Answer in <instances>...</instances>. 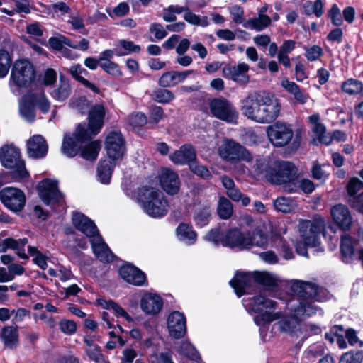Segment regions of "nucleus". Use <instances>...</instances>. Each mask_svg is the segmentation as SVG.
Returning a JSON list of instances; mask_svg holds the SVG:
<instances>
[{
	"mask_svg": "<svg viewBox=\"0 0 363 363\" xmlns=\"http://www.w3.org/2000/svg\"><path fill=\"white\" fill-rule=\"evenodd\" d=\"M330 214L333 220L340 228L344 230L350 228L352 218L347 206L342 204L335 205L330 209Z\"/></svg>",
	"mask_w": 363,
	"mask_h": 363,
	"instance_id": "obj_21",
	"label": "nucleus"
},
{
	"mask_svg": "<svg viewBox=\"0 0 363 363\" xmlns=\"http://www.w3.org/2000/svg\"><path fill=\"white\" fill-rule=\"evenodd\" d=\"M178 239L186 245H192L196 240V233L192 227L186 223H181L176 229Z\"/></svg>",
	"mask_w": 363,
	"mask_h": 363,
	"instance_id": "obj_36",
	"label": "nucleus"
},
{
	"mask_svg": "<svg viewBox=\"0 0 363 363\" xmlns=\"http://www.w3.org/2000/svg\"><path fill=\"white\" fill-rule=\"evenodd\" d=\"M233 207L231 202L225 197H220L218 203V214L222 219L227 220L231 217Z\"/></svg>",
	"mask_w": 363,
	"mask_h": 363,
	"instance_id": "obj_46",
	"label": "nucleus"
},
{
	"mask_svg": "<svg viewBox=\"0 0 363 363\" xmlns=\"http://www.w3.org/2000/svg\"><path fill=\"white\" fill-rule=\"evenodd\" d=\"M247 238L250 241L247 249L252 246L265 247L269 243L267 236L260 230H256L252 233H247Z\"/></svg>",
	"mask_w": 363,
	"mask_h": 363,
	"instance_id": "obj_43",
	"label": "nucleus"
},
{
	"mask_svg": "<svg viewBox=\"0 0 363 363\" xmlns=\"http://www.w3.org/2000/svg\"><path fill=\"white\" fill-rule=\"evenodd\" d=\"M72 220L73 225L89 239L99 233L94 222L82 213H74Z\"/></svg>",
	"mask_w": 363,
	"mask_h": 363,
	"instance_id": "obj_25",
	"label": "nucleus"
},
{
	"mask_svg": "<svg viewBox=\"0 0 363 363\" xmlns=\"http://www.w3.org/2000/svg\"><path fill=\"white\" fill-rule=\"evenodd\" d=\"M254 281V272H237L234 277L230 281V285L234 289L238 297L247 292L252 286Z\"/></svg>",
	"mask_w": 363,
	"mask_h": 363,
	"instance_id": "obj_19",
	"label": "nucleus"
},
{
	"mask_svg": "<svg viewBox=\"0 0 363 363\" xmlns=\"http://www.w3.org/2000/svg\"><path fill=\"white\" fill-rule=\"evenodd\" d=\"M48 44L51 48L59 51H62L64 49V45L77 48L69 38L62 35L50 38L48 40Z\"/></svg>",
	"mask_w": 363,
	"mask_h": 363,
	"instance_id": "obj_49",
	"label": "nucleus"
},
{
	"mask_svg": "<svg viewBox=\"0 0 363 363\" xmlns=\"http://www.w3.org/2000/svg\"><path fill=\"white\" fill-rule=\"evenodd\" d=\"M99 66L108 74L113 76H121V72L118 66L111 61H105L99 64Z\"/></svg>",
	"mask_w": 363,
	"mask_h": 363,
	"instance_id": "obj_63",
	"label": "nucleus"
},
{
	"mask_svg": "<svg viewBox=\"0 0 363 363\" xmlns=\"http://www.w3.org/2000/svg\"><path fill=\"white\" fill-rule=\"evenodd\" d=\"M276 169V161L269 157H264L257 159L255 161L253 167H252V172L255 176L264 177L269 181V174L272 171H275Z\"/></svg>",
	"mask_w": 363,
	"mask_h": 363,
	"instance_id": "obj_28",
	"label": "nucleus"
},
{
	"mask_svg": "<svg viewBox=\"0 0 363 363\" xmlns=\"http://www.w3.org/2000/svg\"><path fill=\"white\" fill-rule=\"evenodd\" d=\"M33 94L25 96L20 103L19 111L21 116L28 121H33L35 117Z\"/></svg>",
	"mask_w": 363,
	"mask_h": 363,
	"instance_id": "obj_33",
	"label": "nucleus"
},
{
	"mask_svg": "<svg viewBox=\"0 0 363 363\" xmlns=\"http://www.w3.org/2000/svg\"><path fill=\"white\" fill-rule=\"evenodd\" d=\"M126 120L128 123L134 129L147 123V118L141 112H135L130 114Z\"/></svg>",
	"mask_w": 363,
	"mask_h": 363,
	"instance_id": "obj_53",
	"label": "nucleus"
},
{
	"mask_svg": "<svg viewBox=\"0 0 363 363\" xmlns=\"http://www.w3.org/2000/svg\"><path fill=\"white\" fill-rule=\"evenodd\" d=\"M210 218V211L207 207L199 209L194 216V220L197 225L205 226L208 223Z\"/></svg>",
	"mask_w": 363,
	"mask_h": 363,
	"instance_id": "obj_56",
	"label": "nucleus"
},
{
	"mask_svg": "<svg viewBox=\"0 0 363 363\" xmlns=\"http://www.w3.org/2000/svg\"><path fill=\"white\" fill-rule=\"evenodd\" d=\"M226 194L233 201H241L242 204L245 206H247L250 202V198L243 195L235 186L226 191Z\"/></svg>",
	"mask_w": 363,
	"mask_h": 363,
	"instance_id": "obj_57",
	"label": "nucleus"
},
{
	"mask_svg": "<svg viewBox=\"0 0 363 363\" xmlns=\"http://www.w3.org/2000/svg\"><path fill=\"white\" fill-rule=\"evenodd\" d=\"M106 108L102 104L93 106L88 116V126L79 124L76 128V138L79 140H88L98 134L103 125Z\"/></svg>",
	"mask_w": 363,
	"mask_h": 363,
	"instance_id": "obj_5",
	"label": "nucleus"
},
{
	"mask_svg": "<svg viewBox=\"0 0 363 363\" xmlns=\"http://www.w3.org/2000/svg\"><path fill=\"white\" fill-rule=\"evenodd\" d=\"M211 114L218 119L234 123L238 119V113L234 106L226 99H214L209 103Z\"/></svg>",
	"mask_w": 363,
	"mask_h": 363,
	"instance_id": "obj_12",
	"label": "nucleus"
},
{
	"mask_svg": "<svg viewBox=\"0 0 363 363\" xmlns=\"http://www.w3.org/2000/svg\"><path fill=\"white\" fill-rule=\"evenodd\" d=\"M254 281L255 283L269 288L277 286L281 282V280L275 274L265 271L254 272Z\"/></svg>",
	"mask_w": 363,
	"mask_h": 363,
	"instance_id": "obj_35",
	"label": "nucleus"
},
{
	"mask_svg": "<svg viewBox=\"0 0 363 363\" xmlns=\"http://www.w3.org/2000/svg\"><path fill=\"white\" fill-rule=\"evenodd\" d=\"M291 290L298 295L286 303L289 315L284 316L281 312H274L277 303L263 295L255 296L250 303V309L256 313L255 323L260 328L268 326L272 322L278 320L280 331L292 335L301 333V321L315 315L323 314V310L315 302L328 299V291L319 288L315 284L294 279L289 282Z\"/></svg>",
	"mask_w": 363,
	"mask_h": 363,
	"instance_id": "obj_1",
	"label": "nucleus"
},
{
	"mask_svg": "<svg viewBox=\"0 0 363 363\" xmlns=\"http://www.w3.org/2000/svg\"><path fill=\"white\" fill-rule=\"evenodd\" d=\"M136 200L143 211L150 217L162 218L168 212V201L156 185L147 184L138 188Z\"/></svg>",
	"mask_w": 363,
	"mask_h": 363,
	"instance_id": "obj_2",
	"label": "nucleus"
},
{
	"mask_svg": "<svg viewBox=\"0 0 363 363\" xmlns=\"http://www.w3.org/2000/svg\"><path fill=\"white\" fill-rule=\"evenodd\" d=\"M140 51V47L133 41L120 40L116 48V55L118 56L127 55L131 53H138Z\"/></svg>",
	"mask_w": 363,
	"mask_h": 363,
	"instance_id": "obj_42",
	"label": "nucleus"
},
{
	"mask_svg": "<svg viewBox=\"0 0 363 363\" xmlns=\"http://www.w3.org/2000/svg\"><path fill=\"white\" fill-rule=\"evenodd\" d=\"M90 242L93 252L100 261L109 262L113 259V254L99 233L90 238Z\"/></svg>",
	"mask_w": 363,
	"mask_h": 363,
	"instance_id": "obj_23",
	"label": "nucleus"
},
{
	"mask_svg": "<svg viewBox=\"0 0 363 363\" xmlns=\"http://www.w3.org/2000/svg\"><path fill=\"white\" fill-rule=\"evenodd\" d=\"M84 141L85 140H79L76 138V132L72 137L66 134L63 139L62 151L67 157H73L79 152V144Z\"/></svg>",
	"mask_w": 363,
	"mask_h": 363,
	"instance_id": "obj_32",
	"label": "nucleus"
},
{
	"mask_svg": "<svg viewBox=\"0 0 363 363\" xmlns=\"http://www.w3.org/2000/svg\"><path fill=\"white\" fill-rule=\"evenodd\" d=\"M141 310L146 314L155 315L158 314L163 307V299L157 294L146 293L140 299Z\"/></svg>",
	"mask_w": 363,
	"mask_h": 363,
	"instance_id": "obj_18",
	"label": "nucleus"
},
{
	"mask_svg": "<svg viewBox=\"0 0 363 363\" xmlns=\"http://www.w3.org/2000/svg\"><path fill=\"white\" fill-rule=\"evenodd\" d=\"M342 89L343 91L349 94H361L363 95V85L359 81L356 79H348L342 84Z\"/></svg>",
	"mask_w": 363,
	"mask_h": 363,
	"instance_id": "obj_51",
	"label": "nucleus"
},
{
	"mask_svg": "<svg viewBox=\"0 0 363 363\" xmlns=\"http://www.w3.org/2000/svg\"><path fill=\"white\" fill-rule=\"evenodd\" d=\"M37 189L40 198L46 205L54 206L63 203L64 198L58 190L57 181L45 179L38 184Z\"/></svg>",
	"mask_w": 363,
	"mask_h": 363,
	"instance_id": "obj_11",
	"label": "nucleus"
},
{
	"mask_svg": "<svg viewBox=\"0 0 363 363\" xmlns=\"http://www.w3.org/2000/svg\"><path fill=\"white\" fill-rule=\"evenodd\" d=\"M11 57L10 54L4 50H0V78L5 77L10 69L11 64Z\"/></svg>",
	"mask_w": 363,
	"mask_h": 363,
	"instance_id": "obj_52",
	"label": "nucleus"
},
{
	"mask_svg": "<svg viewBox=\"0 0 363 363\" xmlns=\"http://www.w3.org/2000/svg\"><path fill=\"white\" fill-rule=\"evenodd\" d=\"M119 274L123 280L133 285L142 286L145 282V274L131 264L123 265L119 269Z\"/></svg>",
	"mask_w": 363,
	"mask_h": 363,
	"instance_id": "obj_24",
	"label": "nucleus"
},
{
	"mask_svg": "<svg viewBox=\"0 0 363 363\" xmlns=\"http://www.w3.org/2000/svg\"><path fill=\"white\" fill-rule=\"evenodd\" d=\"M71 91L69 82L60 78L59 83L51 91L50 95L55 101H64L69 98Z\"/></svg>",
	"mask_w": 363,
	"mask_h": 363,
	"instance_id": "obj_34",
	"label": "nucleus"
},
{
	"mask_svg": "<svg viewBox=\"0 0 363 363\" xmlns=\"http://www.w3.org/2000/svg\"><path fill=\"white\" fill-rule=\"evenodd\" d=\"M27 242L26 238L18 240L6 238L0 242V252H5L9 249H18L20 247H24Z\"/></svg>",
	"mask_w": 363,
	"mask_h": 363,
	"instance_id": "obj_50",
	"label": "nucleus"
},
{
	"mask_svg": "<svg viewBox=\"0 0 363 363\" xmlns=\"http://www.w3.org/2000/svg\"><path fill=\"white\" fill-rule=\"evenodd\" d=\"M267 134L269 141L275 147L287 145L294 137V130L291 125L277 121L267 128Z\"/></svg>",
	"mask_w": 363,
	"mask_h": 363,
	"instance_id": "obj_10",
	"label": "nucleus"
},
{
	"mask_svg": "<svg viewBox=\"0 0 363 363\" xmlns=\"http://www.w3.org/2000/svg\"><path fill=\"white\" fill-rule=\"evenodd\" d=\"M250 66L245 62H239L233 66H228L223 68V74L225 78L241 84H246L250 82L248 71Z\"/></svg>",
	"mask_w": 363,
	"mask_h": 363,
	"instance_id": "obj_16",
	"label": "nucleus"
},
{
	"mask_svg": "<svg viewBox=\"0 0 363 363\" xmlns=\"http://www.w3.org/2000/svg\"><path fill=\"white\" fill-rule=\"evenodd\" d=\"M97 303L103 308L113 310L116 316L123 317L129 323L133 321V318L130 317L123 308H121L120 306H118L116 303L113 302V301H106L103 298H99L97 300Z\"/></svg>",
	"mask_w": 363,
	"mask_h": 363,
	"instance_id": "obj_39",
	"label": "nucleus"
},
{
	"mask_svg": "<svg viewBox=\"0 0 363 363\" xmlns=\"http://www.w3.org/2000/svg\"><path fill=\"white\" fill-rule=\"evenodd\" d=\"M262 94L258 92L250 94L242 101V113L248 119L252 118V114L259 103V99L262 98Z\"/></svg>",
	"mask_w": 363,
	"mask_h": 363,
	"instance_id": "obj_31",
	"label": "nucleus"
},
{
	"mask_svg": "<svg viewBox=\"0 0 363 363\" xmlns=\"http://www.w3.org/2000/svg\"><path fill=\"white\" fill-rule=\"evenodd\" d=\"M189 167L194 174L203 179H209L211 177L208 169L206 167L198 164L195 160L190 164Z\"/></svg>",
	"mask_w": 363,
	"mask_h": 363,
	"instance_id": "obj_64",
	"label": "nucleus"
},
{
	"mask_svg": "<svg viewBox=\"0 0 363 363\" xmlns=\"http://www.w3.org/2000/svg\"><path fill=\"white\" fill-rule=\"evenodd\" d=\"M193 70L184 72L171 71L164 73L159 79V84L162 87H169L184 82Z\"/></svg>",
	"mask_w": 363,
	"mask_h": 363,
	"instance_id": "obj_29",
	"label": "nucleus"
},
{
	"mask_svg": "<svg viewBox=\"0 0 363 363\" xmlns=\"http://www.w3.org/2000/svg\"><path fill=\"white\" fill-rule=\"evenodd\" d=\"M357 241L350 235L345 234L341 238L340 242V252L342 260L345 263H349L352 261L354 255V246Z\"/></svg>",
	"mask_w": 363,
	"mask_h": 363,
	"instance_id": "obj_30",
	"label": "nucleus"
},
{
	"mask_svg": "<svg viewBox=\"0 0 363 363\" xmlns=\"http://www.w3.org/2000/svg\"><path fill=\"white\" fill-rule=\"evenodd\" d=\"M256 122L269 123L274 121L280 112V104L277 99L267 93H262Z\"/></svg>",
	"mask_w": 363,
	"mask_h": 363,
	"instance_id": "obj_8",
	"label": "nucleus"
},
{
	"mask_svg": "<svg viewBox=\"0 0 363 363\" xmlns=\"http://www.w3.org/2000/svg\"><path fill=\"white\" fill-rule=\"evenodd\" d=\"M105 147L108 159L115 161L121 158L125 152V142L121 133H109L106 138Z\"/></svg>",
	"mask_w": 363,
	"mask_h": 363,
	"instance_id": "obj_14",
	"label": "nucleus"
},
{
	"mask_svg": "<svg viewBox=\"0 0 363 363\" xmlns=\"http://www.w3.org/2000/svg\"><path fill=\"white\" fill-rule=\"evenodd\" d=\"M249 243L247 233H243L236 228L228 231L224 240H221L222 245L231 248L237 247L240 250L247 249Z\"/></svg>",
	"mask_w": 363,
	"mask_h": 363,
	"instance_id": "obj_22",
	"label": "nucleus"
},
{
	"mask_svg": "<svg viewBox=\"0 0 363 363\" xmlns=\"http://www.w3.org/2000/svg\"><path fill=\"white\" fill-rule=\"evenodd\" d=\"M85 352L90 360H92L96 363H106L99 346L97 345L91 348H86Z\"/></svg>",
	"mask_w": 363,
	"mask_h": 363,
	"instance_id": "obj_60",
	"label": "nucleus"
},
{
	"mask_svg": "<svg viewBox=\"0 0 363 363\" xmlns=\"http://www.w3.org/2000/svg\"><path fill=\"white\" fill-rule=\"evenodd\" d=\"M0 161L3 167L11 170V174L14 179L21 181L28 177L29 173L16 147L4 145L1 147Z\"/></svg>",
	"mask_w": 363,
	"mask_h": 363,
	"instance_id": "obj_4",
	"label": "nucleus"
},
{
	"mask_svg": "<svg viewBox=\"0 0 363 363\" xmlns=\"http://www.w3.org/2000/svg\"><path fill=\"white\" fill-rule=\"evenodd\" d=\"M274 208L283 213H289L296 208L295 201L289 197H279L274 201Z\"/></svg>",
	"mask_w": 363,
	"mask_h": 363,
	"instance_id": "obj_48",
	"label": "nucleus"
},
{
	"mask_svg": "<svg viewBox=\"0 0 363 363\" xmlns=\"http://www.w3.org/2000/svg\"><path fill=\"white\" fill-rule=\"evenodd\" d=\"M196 158L195 150L189 144L182 145L178 150L169 155V159L173 163L180 165L188 164L190 166V164L196 160Z\"/></svg>",
	"mask_w": 363,
	"mask_h": 363,
	"instance_id": "obj_26",
	"label": "nucleus"
},
{
	"mask_svg": "<svg viewBox=\"0 0 363 363\" xmlns=\"http://www.w3.org/2000/svg\"><path fill=\"white\" fill-rule=\"evenodd\" d=\"M218 155L224 160L238 162L243 160L250 162L252 157L250 152L242 145L230 139H224L218 147Z\"/></svg>",
	"mask_w": 363,
	"mask_h": 363,
	"instance_id": "obj_6",
	"label": "nucleus"
},
{
	"mask_svg": "<svg viewBox=\"0 0 363 363\" xmlns=\"http://www.w3.org/2000/svg\"><path fill=\"white\" fill-rule=\"evenodd\" d=\"M153 99L158 103H169L174 99V94L167 89H160L153 94Z\"/></svg>",
	"mask_w": 363,
	"mask_h": 363,
	"instance_id": "obj_55",
	"label": "nucleus"
},
{
	"mask_svg": "<svg viewBox=\"0 0 363 363\" xmlns=\"http://www.w3.org/2000/svg\"><path fill=\"white\" fill-rule=\"evenodd\" d=\"M363 178V169L359 173ZM348 194L352 198L354 208L363 213V182L357 178H352L347 184Z\"/></svg>",
	"mask_w": 363,
	"mask_h": 363,
	"instance_id": "obj_20",
	"label": "nucleus"
},
{
	"mask_svg": "<svg viewBox=\"0 0 363 363\" xmlns=\"http://www.w3.org/2000/svg\"><path fill=\"white\" fill-rule=\"evenodd\" d=\"M60 330L65 335H72L76 333L77 326L74 320L62 319L59 322Z\"/></svg>",
	"mask_w": 363,
	"mask_h": 363,
	"instance_id": "obj_58",
	"label": "nucleus"
},
{
	"mask_svg": "<svg viewBox=\"0 0 363 363\" xmlns=\"http://www.w3.org/2000/svg\"><path fill=\"white\" fill-rule=\"evenodd\" d=\"M272 21V18L268 16H259L249 19L245 24L244 27L253 29L257 31H262L267 28Z\"/></svg>",
	"mask_w": 363,
	"mask_h": 363,
	"instance_id": "obj_41",
	"label": "nucleus"
},
{
	"mask_svg": "<svg viewBox=\"0 0 363 363\" xmlns=\"http://www.w3.org/2000/svg\"><path fill=\"white\" fill-rule=\"evenodd\" d=\"M325 227V220L321 217L315 218L312 220H300L298 230L302 242H298L295 245L297 253L307 257V247H314L320 244V234Z\"/></svg>",
	"mask_w": 363,
	"mask_h": 363,
	"instance_id": "obj_3",
	"label": "nucleus"
},
{
	"mask_svg": "<svg viewBox=\"0 0 363 363\" xmlns=\"http://www.w3.org/2000/svg\"><path fill=\"white\" fill-rule=\"evenodd\" d=\"M27 149L29 157L37 159L46 155L48 146L43 136L35 135L28 140Z\"/></svg>",
	"mask_w": 363,
	"mask_h": 363,
	"instance_id": "obj_27",
	"label": "nucleus"
},
{
	"mask_svg": "<svg viewBox=\"0 0 363 363\" xmlns=\"http://www.w3.org/2000/svg\"><path fill=\"white\" fill-rule=\"evenodd\" d=\"M0 200L11 211L19 212L25 206L26 195L20 189L8 186L0 191Z\"/></svg>",
	"mask_w": 363,
	"mask_h": 363,
	"instance_id": "obj_13",
	"label": "nucleus"
},
{
	"mask_svg": "<svg viewBox=\"0 0 363 363\" xmlns=\"http://www.w3.org/2000/svg\"><path fill=\"white\" fill-rule=\"evenodd\" d=\"M167 328L171 337L176 339L184 337L186 332L184 315L178 311L171 313L167 318Z\"/></svg>",
	"mask_w": 363,
	"mask_h": 363,
	"instance_id": "obj_17",
	"label": "nucleus"
},
{
	"mask_svg": "<svg viewBox=\"0 0 363 363\" xmlns=\"http://www.w3.org/2000/svg\"><path fill=\"white\" fill-rule=\"evenodd\" d=\"M159 181L161 187L167 194L173 196L179 193L180 179L178 174L172 169H162L159 175Z\"/></svg>",
	"mask_w": 363,
	"mask_h": 363,
	"instance_id": "obj_15",
	"label": "nucleus"
},
{
	"mask_svg": "<svg viewBox=\"0 0 363 363\" xmlns=\"http://www.w3.org/2000/svg\"><path fill=\"white\" fill-rule=\"evenodd\" d=\"M303 9L306 16L314 14L319 18L323 13V3L321 0L307 1L303 4Z\"/></svg>",
	"mask_w": 363,
	"mask_h": 363,
	"instance_id": "obj_45",
	"label": "nucleus"
},
{
	"mask_svg": "<svg viewBox=\"0 0 363 363\" xmlns=\"http://www.w3.org/2000/svg\"><path fill=\"white\" fill-rule=\"evenodd\" d=\"M116 163L113 160L108 159L101 161L97 168L98 177L102 184H107L110 182L111 174Z\"/></svg>",
	"mask_w": 363,
	"mask_h": 363,
	"instance_id": "obj_37",
	"label": "nucleus"
},
{
	"mask_svg": "<svg viewBox=\"0 0 363 363\" xmlns=\"http://www.w3.org/2000/svg\"><path fill=\"white\" fill-rule=\"evenodd\" d=\"M1 339L6 347H16L18 345V330L12 326L4 327L1 331Z\"/></svg>",
	"mask_w": 363,
	"mask_h": 363,
	"instance_id": "obj_38",
	"label": "nucleus"
},
{
	"mask_svg": "<svg viewBox=\"0 0 363 363\" xmlns=\"http://www.w3.org/2000/svg\"><path fill=\"white\" fill-rule=\"evenodd\" d=\"M297 174L296 167L289 162L276 161L275 171L268 174L269 176V182L276 184H289V188L286 191L291 192L294 191V181Z\"/></svg>",
	"mask_w": 363,
	"mask_h": 363,
	"instance_id": "obj_9",
	"label": "nucleus"
},
{
	"mask_svg": "<svg viewBox=\"0 0 363 363\" xmlns=\"http://www.w3.org/2000/svg\"><path fill=\"white\" fill-rule=\"evenodd\" d=\"M328 16L334 26H340L342 23V17L340 9L337 4H333L329 11Z\"/></svg>",
	"mask_w": 363,
	"mask_h": 363,
	"instance_id": "obj_61",
	"label": "nucleus"
},
{
	"mask_svg": "<svg viewBox=\"0 0 363 363\" xmlns=\"http://www.w3.org/2000/svg\"><path fill=\"white\" fill-rule=\"evenodd\" d=\"M149 363H174V362L169 352H160L150 355Z\"/></svg>",
	"mask_w": 363,
	"mask_h": 363,
	"instance_id": "obj_62",
	"label": "nucleus"
},
{
	"mask_svg": "<svg viewBox=\"0 0 363 363\" xmlns=\"http://www.w3.org/2000/svg\"><path fill=\"white\" fill-rule=\"evenodd\" d=\"M100 148L99 141H92L82 149L80 155L82 157L86 160H94L98 156Z\"/></svg>",
	"mask_w": 363,
	"mask_h": 363,
	"instance_id": "obj_44",
	"label": "nucleus"
},
{
	"mask_svg": "<svg viewBox=\"0 0 363 363\" xmlns=\"http://www.w3.org/2000/svg\"><path fill=\"white\" fill-rule=\"evenodd\" d=\"M363 353L360 351H350L344 353L340 359L339 363H362Z\"/></svg>",
	"mask_w": 363,
	"mask_h": 363,
	"instance_id": "obj_54",
	"label": "nucleus"
},
{
	"mask_svg": "<svg viewBox=\"0 0 363 363\" xmlns=\"http://www.w3.org/2000/svg\"><path fill=\"white\" fill-rule=\"evenodd\" d=\"M176 350L179 354L190 360L196 362L200 359L199 354L189 341L185 340L182 342L177 346Z\"/></svg>",
	"mask_w": 363,
	"mask_h": 363,
	"instance_id": "obj_40",
	"label": "nucleus"
},
{
	"mask_svg": "<svg viewBox=\"0 0 363 363\" xmlns=\"http://www.w3.org/2000/svg\"><path fill=\"white\" fill-rule=\"evenodd\" d=\"M35 79V69L33 65L26 60H16L12 67L11 79L18 87L29 86Z\"/></svg>",
	"mask_w": 363,
	"mask_h": 363,
	"instance_id": "obj_7",
	"label": "nucleus"
},
{
	"mask_svg": "<svg viewBox=\"0 0 363 363\" xmlns=\"http://www.w3.org/2000/svg\"><path fill=\"white\" fill-rule=\"evenodd\" d=\"M184 19L191 25L201 26L203 28L207 27L209 25V21L206 16H199L190 11H188L184 14Z\"/></svg>",
	"mask_w": 363,
	"mask_h": 363,
	"instance_id": "obj_47",
	"label": "nucleus"
},
{
	"mask_svg": "<svg viewBox=\"0 0 363 363\" xmlns=\"http://www.w3.org/2000/svg\"><path fill=\"white\" fill-rule=\"evenodd\" d=\"M28 252L33 256V262L41 269H45L47 267L46 257L35 247L29 246Z\"/></svg>",
	"mask_w": 363,
	"mask_h": 363,
	"instance_id": "obj_59",
	"label": "nucleus"
}]
</instances>
